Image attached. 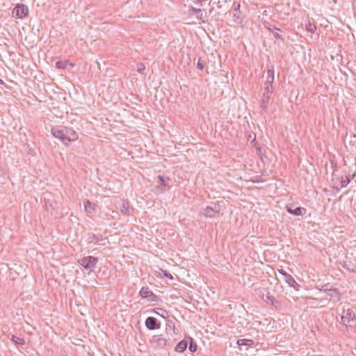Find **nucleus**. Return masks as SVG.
Instances as JSON below:
<instances>
[{
  "instance_id": "f257e3e1",
  "label": "nucleus",
  "mask_w": 356,
  "mask_h": 356,
  "mask_svg": "<svg viewBox=\"0 0 356 356\" xmlns=\"http://www.w3.org/2000/svg\"><path fill=\"white\" fill-rule=\"evenodd\" d=\"M51 134L65 145H67L70 142L76 140L79 137L78 134L73 129L63 125L53 127Z\"/></svg>"
},
{
  "instance_id": "f03ea898",
  "label": "nucleus",
  "mask_w": 356,
  "mask_h": 356,
  "mask_svg": "<svg viewBox=\"0 0 356 356\" xmlns=\"http://www.w3.org/2000/svg\"><path fill=\"white\" fill-rule=\"evenodd\" d=\"M274 91L273 86L272 84H265V88L264 93L261 97V99L260 102V107L263 111H266L268 108V105L271 97Z\"/></svg>"
},
{
  "instance_id": "7ed1b4c3",
  "label": "nucleus",
  "mask_w": 356,
  "mask_h": 356,
  "mask_svg": "<svg viewBox=\"0 0 356 356\" xmlns=\"http://www.w3.org/2000/svg\"><path fill=\"white\" fill-rule=\"evenodd\" d=\"M97 262L98 259L92 256L84 257L79 260V264L86 270H88L89 273L93 271Z\"/></svg>"
},
{
  "instance_id": "20e7f679",
  "label": "nucleus",
  "mask_w": 356,
  "mask_h": 356,
  "mask_svg": "<svg viewBox=\"0 0 356 356\" xmlns=\"http://www.w3.org/2000/svg\"><path fill=\"white\" fill-rule=\"evenodd\" d=\"M343 315L341 317V323L346 326H352L356 321V316L351 309L343 310Z\"/></svg>"
},
{
  "instance_id": "39448f33",
  "label": "nucleus",
  "mask_w": 356,
  "mask_h": 356,
  "mask_svg": "<svg viewBox=\"0 0 356 356\" xmlns=\"http://www.w3.org/2000/svg\"><path fill=\"white\" fill-rule=\"evenodd\" d=\"M221 207L218 203H212L204 209L202 214L207 218H215L218 216Z\"/></svg>"
},
{
  "instance_id": "423d86ee",
  "label": "nucleus",
  "mask_w": 356,
  "mask_h": 356,
  "mask_svg": "<svg viewBox=\"0 0 356 356\" xmlns=\"http://www.w3.org/2000/svg\"><path fill=\"white\" fill-rule=\"evenodd\" d=\"M150 343L152 346L159 348H164L170 346L168 340L161 334L154 335L150 339Z\"/></svg>"
},
{
  "instance_id": "0eeeda50",
  "label": "nucleus",
  "mask_w": 356,
  "mask_h": 356,
  "mask_svg": "<svg viewBox=\"0 0 356 356\" xmlns=\"http://www.w3.org/2000/svg\"><path fill=\"white\" fill-rule=\"evenodd\" d=\"M229 15H232L234 22L241 24L243 22V17L240 11V4L234 1L232 4V9L229 10Z\"/></svg>"
},
{
  "instance_id": "6e6552de",
  "label": "nucleus",
  "mask_w": 356,
  "mask_h": 356,
  "mask_svg": "<svg viewBox=\"0 0 356 356\" xmlns=\"http://www.w3.org/2000/svg\"><path fill=\"white\" fill-rule=\"evenodd\" d=\"M29 14V8L24 4H17L14 8L12 15L19 19H23Z\"/></svg>"
},
{
  "instance_id": "1a4fd4ad",
  "label": "nucleus",
  "mask_w": 356,
  "mask_h": 356,
  "mask_svg": "<svg viewBox=\"0 0 356 356\" xmlns=\"http://www.w3.org/2000/svg\"><path fill=\"white\" fill-rule=\"evenodd\" d=\"M145 323L147 328L151 330L159 329L161 327L160 323L158 322L156 318L152 316L147 317Z\"/></svg>"
},
{
  "instance_id": "9d476101",
  "label": "nucleus",
  "mask_w": 356,
  "mask_h": 356,
  "mask_svg": "<svg viewBox=\"0 0 356 356\" xmlns=\"http://www.w3.org/2000/svg\"><path fill=\"white\" fill-rule=\"evenodd\" d=\"M140 295L142 298H146L149 301L156 300V296L147 287H143L140 291Z\"/></svg>"
},
{
  "instance_id": "9b49d317",
  "label": "nucleus",
  "mask_w": 356,
  "mask_h": 356,
  "mask_svg": "<svg viewBox=\"0 0 356 356\" xmlns=\"http://www.w3.org/2000/svg\"><path fill=\"white\" fill-rule=\"evenodd\" d=\"M262 300L266 302L267 304L273 305L275 307L277 306V305L279 304V302L275 298L274 296L270 295V293L268 291H266V293H262L261 295H260Z\"/></svg>"
},
{
  "instance_id": "f8f14e48",
  "label": "nucleus",
  "mask_w": 356,
  "mask_h": 356,
  "mask_svg": "<svg viewBox=\"0 0 356 356\" xmlns=\"http://www.w3.org/2000/svg\"><path fill=\"white\" fill-rule=\"evenodd\" d=\"M324 291L327 296L334 298L335 301L340 300L341 293L337 289H325Z\"/></svg>"
},
{
  "instance_id": "ddd939ff",
  "label": "nucleus",
  "mask_w": 356,
  "mask_h": 356,
  "mask_svg": "<svg viewBox=\"0 0 356 356\" xmlns=\"http://www.w3.org/2000/svg\"><path fill=\"white\" fill-rule=\"evenodd\" d=\"M287 211L291 214L299 216H302L306 212V209L302 207H296V209L287 207Z\"/></svg>"
},
{
  "instance_id": "4468645a",
  "label": "nucleus",
  "mask_w": 356,
  "mask_h": 356,
  "mask_svg": "<svg viewBox=\"0 0 356 356\" xmlns=\"http://www.w3.org/2000/svg\"><path fill=\"white\" fill-rule=\"evenodd\" d=\"M274 81V67L273 65H270L268 67L267 70V78L266 81L265 82V84H272Z\"/></svg>"
},
{
  "instance_id": "2eb2a0df",
  "label": "nucleus",
  "mask_w": 356,
  "mask_h": 356,
  "mask_svg": "<svg viewBox=\"0 0 356 356\" xmlns=\"http://www.w3.org/2000/svg\"><path fill=\"white\" fill-rule=\"evenodd\" d=\"M159 184L158 188H159L161 191H164L165 189V186L168 185V182L170 181L168 177L165 178L161 175H159Z\"/></svg>"
},
{
  "instance_id": "dca6fc26",
  "label": "nucleus",
  "mask_w": 356,
  "mask_h": 356,
  "mask_svg": "<svg viewBox=\"0 0 356 356\" xmlns=\"http://www.w3.org/2000/svg\"><path fill=\"white\" fill-rule=\"evenodd\" d=\"M131 208L129 206V203L127 200H124L122 202V204L120 207V211L124 215H130L131 214Z\"/></svg>"
},
{
  "instance_id": "f3484780",
  "label": "nucleus",
  "mask_w": 356,
  "mask_h": 356,
  "mask_svg": "<svg viewBox=\"0 0 356 356\" xmlns=\"http://www.w3.org/2000/svg\"><path fill=\"white\" fill-rule=\"evenodd\" d=\"M83 205L86 213L92 214L95 212V205L92 204L89 200H84Z\"/></svg>"
},
{
  "instance_id": "a211bd4d",
  "label": "nucleus",
  "mask_w": 356,
  "mask_h": 356,
  "mask_svg": "<svg viewBox=\"0 0 356 356\" xmlns=\"http://www.w3.org/2000/svg\"><path fill=\"white\" fill-rule=\"evenodd\" d=\"M188 343L185 340H181L175 346V351L178 353H183L187 348Z\"/></svg>"
},
{
  "instance_id": "6ab92c4d",
  "label": "nucleus",
  "mask_w": 356,
  "mask_h": 356,
  "mask_svg": "<svg viewBox=\"0 0 356 356\" xmlns=\"http://www.w3.org/2000/svg\"><path fill=\"white\" fill-rule=\"evenodd\" d=\"M236 344L238 346H246L252 347L254 345V341L252 339H241L237 340Z\"/></svg>"
},
{
  "instance_id": "aec40b11",
  "label": "nucleus",
  "mask_w": 356,
  "mask_h": 356,
  "mask_svg": "<svg viewBox=\"0 0 356 356\" xmlns=\"http://www.w3.org/2000/svg\"><path fill=\"white\" fill-rule=\"evenodd\" d=\"M166 332L172 331L174 334H177L178 330L175 327V323L171 320H168L165 325Z\"/></svg>"
},
{
  "instance_id": "412c9836",
  "label": "nucleus",
  "mask_w": 356,
  "mask_h": 356,
  "mask_svg": "<svg viewBox=\"0 0 356 356\" xmlns=\"http://www.w3.org/2000/svg\"><path fill=\"white\" fill-rule=\"evenodd\" d=\"M285 282L291 287H296V286H298L296 281L294 280V278L289 274L286 275L284 277Z\"/></svg>"
},
{
  "instance_id": "4be33fe9",
  "label": "nucleus",
  "mask_w": 356,
  "mask_h": 356,
  "mask_svg": "<svg viewBox=\"0 0 356 356\" xmlns=\"http://www.w3.org/2000/svg\"><path fill=\"white\" fill-rule=\"evenodd\" d=\"M154 312L163 318H167L169 316L168 312L163 308H156L154 309Z\"/></svg>"
},
{
  "instance_id": "5701e85b",
  "label": "nucleus",
  "mask_w": 356,
  "mask_h": 356,
  "mask_svg": "<svg viewBox=\"0 0 356 356\" xmlns=\"http://www.w3.org/2000/svg\"><path fill=\"white\" fill-rule=\"evenodd\" d=\"M102 239V236L96 235V234H90L87 239L88 243H97Z\"/></svg>"
},
{
  "instance_id": "b1692460",
  "label": "nucleus",
  "mask_w": 356,
  "mask_h": 356,
  "mask_svg": "<svg viewBox=\"0 0 356 356\" xmlns=\"http://www.w3.org/2000/svg\"><path fill=\"white\" fill-rule=\"evenodd\" d=\"M190 13H193L197 15V19H202V11L200 8H196L194 7H191L188 10Z\"/></svg>"
},
{
  "instance_id": "393cba45",
  "label": "nucleus",
  "mask_w": 356,
  "mask_h": 356,
  "mask_svg": "<svg viewBox=\"0 0 356 356\" xmlns=\"http://www.w3.org/2000/svg\"><path fill=\"white\" fill-rule=\"evenodd\" d=\"M271 31H272V33L273 35V36L276 38V39H278V40H283V38L282 37V35L279 33L278 31H280V30L277 28H275V27H273V29H270V28H268Z\"/></svg>"
},
{
  "instance_id": "a878e982",
  "label": "nucleus",
  "mask_w": 356,
  "mask_h": 356,
  "mask_svg": "<svg viewBox=\"0 0 356 356\" xmlns=\"http://www.w3.org/2000/svg\"><path fill=\"white\" fill-rule=\"evenodd\" d=\"M11 340L15 344L24 345L25 343L24 339L17 337L15 335L12 336Z\"/></svg>"
},
{
  "instance_id": "bb28decb",
  "label": "nucleus",
  "mask_w": 356,
  "mask_h": 356,
  "mask_svg": "<svg viewBox=\"0 0 356 356\" xmlns=\"http://www.w3.org/2000/svg\"><path fill=\"white\" fill-rule=\"evenodd\" d=\"M67 65V60H60L56 63V67L58 69H65Z\"/></svg>"
},
{
  "instance_id": "cd10ccee",
  "label": "nucleus",
  "mask_w": 356,
  "mask_h": 356,
  "mask_svg": "<svg viewBox=\"0 0 356 356\" xmlns=\"http://www.w3.org/2000/svg\"><path fill=\"white\" fill-rule=\"evenodd\" d=\"M190 339V344H189V350L191 352H195L197 350V345L196 343L193 341V339L191 337L189 338Z\"/></svg>"
},
{
  "instance_id": "c85d7f7f",
  "label": "nucleus",
  "mask_w": 356,
  "mask_h": 356,
  "mask_svg": "<svg viewBox=\"0 0 356 356\" xmlns=\"http://www.w3.org/2000/svg\"><path fill=\"white\" fill-rule=\"evenodd\" d=\"M205 64H206L205 60H204L201 58H199L197 63V67L200 70H203L204 69Z\"/></svg>"
},
{
  "instance_id": "c756f323",
  "label": "nucleus",
  "mask_w": 356,
  "mask_h": 356,
  "mask_svg": "<svg viewBox=\"0 0 356 356\" xmlns=\"http://www.w3.org/2000/svg\"><path fill=\"white\" fill-rule=\"evenodd\" d=\"M307 30L311 33H314V31H316V27L314 24H312L311 23H309L307 25V27H306Z\"/></svg>"
},
{
  "instance_id": "7c9ffc66",
  "label": "nucleus",
  "mask_w": 356,
  "mask_h": 356,
  "mask_svg": "<svg viewBox=\"0 0 356 356\" xmlns=\"http://www.w3.org/2000/svg\"><path fill=\"white\" fill-rule=\"evenodd\" d=\"M145 70V66L143 63H139L137 65V71L139 73L143 74Z\"/></svg>"
},
{
  "instance_id": "2f4dec72",
  "label": "nucleus",
  "mask_w": 356,
  "mask_h": 356,
  "mask_svg": "<svg viewBox=\"0 0 356 356\" xmlns=\"http://www.w3.org/2000/svg\"><path fill=\"white\" fill-rule=\"evenodd\" d=\"M350 179L348 176H346L345 179H342L341 181V187L346 186L350 183Z\"/></svg>"
},
{
  "instance_id": "473e14b6",
  "label": "nucleus",
  "mask_w": 356,
  "mask_h": 356,
  "mask_svg": "<svg viewBox=\"0 0 356 356\" xmlns=\"http://www.w3.org/2000/svg\"><path fill=\"white\" fill-rule=\"evenodd\" d=\"M45 200L44 207H45L47 211H49L50 209H54L53 204L49 200H47V201L46 200Z\"/></svg>"
},
{
  "instance_id": "72a5a7b5",
  "label": "nucleus",
  "mask_w": 356,
  "mask_h": 356,
  "mask_svg": "<svg viewBox=\"0 0 356 356\" xmlns=\"http://www.w3.org/2000/svg\"><path fill=\"white\" fill-rule=\"evenodd\" d=\"M161 272H162V276L163 277H169L170 279H172V276L171 275V274L168 272L167 270H161Z\"/></svg>"
},
{
  "instance_id": "f704fd0d",
  "label": "nucleus",
  "mask_w": 356,
  "mask_h": 356,
  "mask_svg": "<svg viewBox=\"0 0 356 356\" xmlns=\"http://www.w3.org/2000/svg\"><path fill=\"white\" fill-rule=\"evenodd\" d=\"M278 272H279L281 275H282L284 277H286V275H288V273H287L285 270H284L283 269H280V270H278Z\"/></svg>"
},
{
  "instance_id": "c9c22d12",
  "label": "nucleus",
  "mask_w": 356,
  "mask_h": 356,
  "mask_svg": "<svg viewBox=\"0 0 356 356\" xmlns=\"http://www.w3.org/2000/svg\"><path fill=\"white\" fill-rule=\"evenodd\" d=\"M3 83H4L3 81L0 79V84H3Z\"/></svg>"
}]
</instances>
